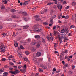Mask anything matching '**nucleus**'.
<instances>
[{"label": "nucleus", "mask_w": 76, "mask_h": 76, "mask_svg": "<svg viewBox=\"0 0 76 76\" xmlns=\"http://www.w3.org/2000/svg\"><path fill=\"white\" fill-rule=\"evenodd\" d=\"M4 75L2 76H7L8 75V73L7 72H5L3 73Z\"/></svg>", "instance_id": "nucleus-14"}, {"label": "nucleus", "mask_w": 76, "mask_h": 76, "mask_svg": "<svg viewBox=\"0 0 76 76\" xmlns=\"http://www.w3.org/2000/svg\"><path fill=\"white\" fill-rule=\"evenodd\" d=\"M54 2H55V4H57L58 1L57 0H53Z\"/></svg>", "instance_id": "nucleus-32"}, {"label": "nucleus", "mask_w": 76, "mask_h": 76, "mask_svg": "<svg viewBox=\"0 0 76 76\" xmlns=\"http://www.w3.org/2000/svg\"><path fill=\"white\" fill-rule=\"evenodd\" d=\"M53 71H56V68H54L53 69Z\"/></svg>", "instance_id": "nucleus-59"}, {"label": "nucleus", "mask_w": 76, "mask_h": 76, "mask_svg": "<svg viewBox=\"0 0 76 76\" xmlns=\"http://www.w3.org/2000/svg\"><path fill=\"white\" fill-rule=\"evenodd\" d=\"M65 32L66 34H67L69 33V30L68 28H66L65 29Z\"/></svg>", "instance_id": "nucleus-23"}, {"label": "nucleus", "mask_w": 76, "mask_h": 76, "mask_svg": "<svg viewBox=\"0 0 76 76\" xmlns=\"http://www.w3.org/2000/svg\"><path fill=\"white\" fill-rule=\"evenodd\" d=\"M13 56L11 55L10 56L8 57V58H9V59L10 58H13Z\"/></svg>", "instance_id": "nucleus-40"}, {"label": "nucleus", "mask_w": 76, "mask_h": 76, "mask_svg": "<svg viewBox=\"0 0 76 76\" xmlns=\"http://www.w3.org/2000/svg\"><path fill=\"white\" fill-rule=\"evenodd\" d=\"M68 40V39L66 38V37H64V41L65 42L66 41Z\"/></svg>", "instance_id": "nucleus-31"}, {"label": "nucleus", "mask_w": 76, "mask_h": 76, "mask_svg": "<svg viewBox=\"0 0 76 76\" xmlns=\"http://www.w3.org/2000/svg\"><path fill=\"white\" fill-rule=\"evenodd\" d=\"M65 31V29H63L62 30H61L60 32L61 33H64Z\"/></svg>", "instance_id": "nucleus-18"}, {"label": "nucleus", "mask_w": 76, "mask_h": 76, "mask_svg": "<svg viewBox=\"0 0 76 76\" xmlns=\"http://www.w3.org/2000/svg\"><path fill=\"white\" fill-rule=\"evenodd\" d=\"M62 14H60V15H59V16L58 17V18L59 19H60L62 17Z\"/></svg>", "instance_id": "nucleus-24"}, {"label": "nucleus", "mask_w": 76, "mask_h": 76, "mask_svg": "<svg viewBox=\"0 0 76 76\" xmlns=\"http://www.w3.org/2000/svg\"><path fill=\"white\" fill-rule=\"evenodd\" d=\"M24 60H25V61H28L29 60H28V58L26 57H25V58H23Z\"/></svg>", "instance_id": "nucleus-11"}, {"label": "nucleus", "mask_w": 76, "mask_h": 76, "mask_svg": "<svg viewBox=\"0 0 76 76\" xmlns=\"http://www.w3.org/2000/svg\"><path fill=\"white\" fill-rule=\"evenodd\" d=\"M15 72V75H16L17 73H19L20 71L18 70H16L15 71H14Z\"/></svg>", "instance_id": "nucleus-8"}, {"label": "nucleus", "mask_w": 76, "mask_h": 76, "mask_svg": "<svg viewBox=\"0 0 76 76\" xmlns=\"http://www.w3.org/2000/svg\"><path fill=\"white\" fill-rule=\"evenodd\" d=\"M69 17V16H67L66 17H65V19H67Z\"/></svg>", "instance_id": "nucleus-64"}, {"label": "nucleus", "mask_w": 76, "mask_h": 76, "mask_svg": "<svg viewBox=\"0 0 76 76\" xmlns=\"http://www.w3.org/2000/svg\"><path fill=\"white\" fill-rule=\"evenodd\" d=\"M3 69H2L0 70V73H2L3 72Z\"/></svg>", "instance_id": "nucleus-47"}, {"label": "nucleus", "mask_w": 76, "mask_h": 76, "mask_svg": "<svg viewBox=\"0 0 76 76\" xmlns=\"http://www.w3.org/2000/svg\"><path fill=\"white\" fill-rule=\"evenodd\" d=\"M23 69H26V65H24V66H23Z\"/></svg>", "instance_id": "nucleus-37"}, {"label": "nucleus", "mask_w": 76, "mask_h": 76, "mask_svg": "<svg viewBox=\"0 0 76 76\" xmlns=\"http://www.w3.org/2000/svg\"><path fill=\"white\" fill-rule=\"evenodd\" d=\"M53 4V2H49V3H48L47 4V5H50L51 4Z\"/></svg>", "instance_id": "nucleus-29"}, {"label": "nucleus", "mask_w": 76, "mask_h": 76, "mask_svg": "<svg viewBox=\"0 0 76 76\" xmlns=\"http://www.w3.org/2000/svg\"><path fill=\"white\" fill-rule=\"evenodd\" d=\"M26 54V55H28L29 54V53L28 51H26L25 52Z\"/></svg>", "instance_id": "nucleus-35"}, {"label": "nucleus", "mask_w": 76, "mask_h": 76, "mask_svg": "<svg viewBox=\"0 0 76 76\" xmlns=\"http://www.w3.org/2000/svg\"><path fill=\"white\" fill-rule=\"evenodd\" d=\"M27 41L28 42H31V39H27Z\"/></svg>", "instance_id": "nucleus-42"}, {"label": "nucleus", "mask_w": 76, "mask_h": 76, "mask_svg": "<svg viewBox=\"0 0 76 76\" xmlns=\"http://www.w3.org/2000/svg\"><path fill=\"white\" fill-rule=\"evenodd\" d=\"M3 28V25H0V29H2Z\"/></svg>", "instance_id": "nucleus-34"}, {"label": "nucleus", "mask_w": 76, "mask_h": 76, "mask_svg": "<svg viewBox=\"0 0 76 76\" xmlns=\"http://www.w3.org/2000/svg\"><path fill=\"white\" fill-rule=\"evenodd\" d=\"M74 27H75V26H74L73 25H72L70 26V28H73Z\"/></svg>", "instance_id": "nucleus-46"}, {"label": "nucleus", "mask_w": 76, "mask_h": 76, "mask_svg": "<svg viewBox=\"0 0 76 76\" xmlns=\"http://www.w3.org/2000/svg\"><path fill=\"white\" fill-rule=\"evenodd\" d=\"M71 35H72V34L70 33H68V36H71Z\"/></svg>", "instance_id": "nucleus-52"}, {"label": "nucleus", "mask_w": 76, "mask_h": 76, "mask_svg": "<svg viewBox=\"0 0 76 76\" xmlns=\"http://www.w3.org/2000/svg\"><path fill=\"white\" fill-rule=\"evenodd\" d=\"M57 6L58 8L60 10V11H61L62 8V6H61L59 4H57Z\"/></svg>", "instance_id": "nucleus-4"}, {"label": "nucleus", "mask_w": 76, "mask_h": 76, "mask_svg": "<svg viewBox=\"0 0 76 76\" xmlns=\"http://www.w3.org/2000/svg\"><path fill=\"white\" fill-rule=\"evenodd\" d=\"M34 37L35 38H36V39L38 40V35H35L34 36Z\"/></svg>", "instance_id": "nucleus-20"}, {"label": "nucleus", "mask_w": 76, "mask_h": 76, "mask_svg": "<svg viewBox=\"0 0 76 76\" xmlns=\"http://www.w3.org/2000/svg\"><path fill=\"white\" fill-rule=\"evenodd\" d=\"M9 73H11V74H14V75H15V71H10Z\"/></svg>", "instance_id": "nucleus-19"}, {"label": "nucleus", "mask_w": 76, "mask_h": 76, "mask_svg": "<svg viewBox=\"0 0 76 76\" xmlns=\"http://www.w3.org/2000/svg\"><path fill=\"white\" fill-rule=\"evenodd\" d=\"M50 39L51 41H53V38L52 36H51L50 37Z\"/></svg>", "instance_id": "nucleus-51"}, {"label": "nucleus", "mask_w": 76, "mask_h": 76, "mask_svg": "<svg viewBox=\"0 0 76 76\" xmlns=\"http://www.w3.org/2000/svg\"><path fill=\"white\" fill-rule=\"evenodd\" d=\"M20 48L21 49H23V47L22 46V45H20Z\"/></svg>", "instance_id": "nucleus-57"}, {"label": "nucleus", "mask_w": 76, "mask_h": 76, "mask_svg": "<svg viewBox=\"0 0 76 76\" xmlns=\"http://www.w3.org/2000/svg\"><path fill=\"white\" fill-rule=\"evenodd\" d=\"M29 28V26H26L23 27V29H27Z\"/></svg>", "instance_id": "nucleus-10"}, {"label": "nucleus", "mask_w": 76, "mask_h": 76, "mask_svg": "<svg viewBox=\"0 0 76 76\" xmlns=\"http://www.w3.org/2000/svg\"><path fill=\"white\" fill-rule=\"evenodd\" d=\"M58 38H59V39L60 40V43H62V40L61 39V38L60 36L59 35H58Z\"/></svg>", "instance_id": "nucleus-7"}, {"label": "nucleus", "mask_w": 76, "mask_h": 76, "mask_svg": "<svg viewBox=\"0 0 76 76\" xmlns=\"http://www.w3.org/2000/svg\"><path fill=\"white\" fill-rule=\"evenodd\" d=\"M36 7H34L33 8H32V10L33 11H35V10L36 9Z\"/></svg>", "instance_id": "nucleus-50"}, {"label": "nucleus", "mask_w": 76, "mask_h": 76, "mask_svg": "<svg viewBox=\"0 0 76 76\" xmlns=\"http://www.w3.org/2000/svg\"><path fill=\"white\" fill-rule=\"evenodd\" d=\"M35 20L36 21H38V15H36L34 16Z\"/></svg>", "instance_id": "nucleus-5"}, {"label": "nucleus", "mask_w": 76, "mask_h": 76, "mask_svg": "<svg viewBox=\"0 0 76 76\" xmlns=\"http://www.w3.org/2000/svg\"><path fill=\"white\" fill-rule=\"evenodd\" d=\"M1 8L2 10L4 9H5V6L3 5H2L1 7Z\"/></svg>", "instance_id": "nucleus-12"}, {"label": "nucleus", "mask_w": 76, "mask_h": 76, "mask_svg": "<svg viewBox=\"0 0 76 76\" xmlns=\"http://www.w3.org/2000/svg\"><path fill=\"white\" fill-rule=\"evenodd\" d=\"M54 35L55 36H56L58 34L57 32L56 31H54Z\"/></svg>", "instance_id": "nucleus-21"}, {"label": "nucleus", "mask_w": 76, "mask_h": 76, "mask_svg": "<svg viewBox=\"0 0 76 76\" xmlns=\"http://www.w3.org/2000/svg\"><path fill=\"white\" fill-rule=\"evenodd\" d=\"M39 72H42L43 71V70L42 69H41V68H39Z\"/></svg>", "instance_id": "nucleus-17"}, {"label": "nucleus", "mask_w": 76, "mask_h": 76, "mask_svg": "<svg viewBox=\"0 0 76 76\" xmlns=\"http://www.w3.org/2000/svg\"><path fill=\"white\" fill-rule=\"evenodd\" d=\"M61 36L62 38H64L65 36L64 34H62L61 35Z\"/></svg>", "instance_id": "nucleus-39"}, {"label": "nucleus", "mask_w": 76, "mask_h": 76, "mask_svg": "<svg viewBox=\"0 0 76 76\" xmlns=\"http://www.w3.org/2000/svg\"><path fill=\"white\" fill-rule=\"evenodd\" d=\"M54 53L55 54H58V52L57 51H56L54 52Z\"/></svg>", "instance_id": "nucleus-58"}, {"label": "nucleus", "mask_w": 76, "mask_h": 76, "mask_svg": "<svg viewBox=\"0 0 76 76\" xmlns=\"http://www.w3.org/2000/svg\"><path fill=\"white\" fill-rule=\"evenodd\" d=\"M4 67H5V68H7V67H8V66H7V65H5L4 66Z\"/></svg>", "instance_id": "nucleus-63"}, {"label": "nucleus", "mask_w": 76, "mask_h": 76, "mask_svg": "<svg viewBox=\"0 0 76 76\" xmlns=\"http://www.w3.org/2000/svg\"><path fill=\"white\" fill-rule=\"evenodd\" d=\"M68 64H65L64 66V68H66L68 67Z\"/></svg>", "instance_id": "nucleus-28"}, {"label": "nucleus", "mask_w": 76, "mask_h": 76, "mask_svg": "<svg viewBox=\"0 0 76 76\" xmlns=\"http://www.w3.org/2000/svg\"><path fill=\"white\" fill-rule=\"evenodd\" d=\"M71 66L72 67V69H74L75 68V66L74 65H72V66Z\"/></svg>", "instance_id": "nucleus-45"}, {"label": "nucleus", "mask_w": 76, "mask_h": 76, "mask_svg": "<svg viewBox=\"0 0 76 76\" xmlns=\"http://www.w3.org/2000/svg\"><path fill=\"white\" fill-rule=\"evenodd\" d=\"M6 20H7V21H12V19L9 18L8 19H6Z\"/></svg>", "instance_id": "nucleus-26"}, {"label": "nucleus", "mask_w": 76, "mask_h": 76, "mask_svg": "<svg viewBox=\"0 0 76 76\" xmlns=\"http://www.w3.org/2000/svg\"><path fill=\"white\" fill-rule=\"evenodd\" d=\"M47 39H48L49 41H50V38L49 37H47Z\"/></svg>", "instance_id": "nucleus-61"}, {"label": "nucleus", "mask_w": 76, "mask_h": 76, "mask_svg": "<svg viewBox=\"0 0 76 76\" xmlns=\"http://www.w3.org/2000/svg\"><path fill=\"white\" fill-rule=\"evenodd\" d=\"M68 73H69L71 74H72L73 73V72L70 70H69V71H68Z\"/></svg>", "instance_id": "nucleus-43"}, {"label": "nucleus", "mask_w": 76, "mask_h": 76, "mask_svg": "<svg viewBox=\"0 0 76 76\" xmlns=\"http://www.w3.org/2000/svg\"><path fill=\"white\" fill-rule=\"evenodd\" d=\"M42 42H45V40L43 39V38H42Z\"/></svg>", "instance_id": "nucleus-49"}, {"label": "nucleus", "mask_w": 76, "mask_h": 76, "mask_svg": "<svg viewBox=\"0 0 76 76\" xmlns=\"http://www.w3.org/2000/svg\"><path fill=\"white\" fill-rule=\"evenodd\" d=\"M2 35H3L4 37H6V35H7V33H3L2 34Z\"/></svg>", "instance_id": "nucleus-38"}, {"label": "nucleus", "mask_w": 76, "mask_h": 76, "mask_svg": "<svg viewBox=\"0 0 76 76\" xmlns=\"http://www.w3.org/2000/svg\"><path fill=\"white\" fill-rule=\"evenodd\" d=\"M33 30L34 32H38V25H36L35 27L33 28Z\"/></svg>", "instance_id": "nucleus-2"}, {"label": "nucleus", "mask_w": 76, "mask_h": 76, "mask_svg": "<svg viewBox=\"0 0 76 76\" xmlns=\"http://www.w3.org/2000/svg\"><path fill=\"white\" fill-rule=\"evenodd\" d=\"M2 61H5V60H6V58H3L2 59Z\"/></svg>", "instance_id": "nucleus-56"}, {"label": "nucleus", "mask_w": 76, "mask_h": 76, "mask_svg": "<svg viewBox=\"0 0 76 76\" xmlns=\"http://www.w3.org/2000/svg\"><path fill=\"white\" fill-rule=\"evenodd\" d=\"M40 67L44 69H46L47 68V66L45 65H43L42 64H41Z\"/></svg>", "instance_id": "nucleus-3"}, {"label": "nucleus", "mask_w": 76, "mask_h": 76, "mask_svg": "<svg viewBox=\"0 0 76 76\" xmlns=\"http://www.w3.org/2000/svg\"><path fill=\"white\" fill-rule=\"evenodd\" d=\"M57 28L60 29V26H59L57 25Z\"/></svg>", "instance_id": "nucleus-48"}, {"label": "nucleus", "mask_w": 76, "mask_h": 76, "mask_svg": "<svg viewBox=\"0 0 76 76\" xmlns=\"http://www.w3.org/2000/svg\"><path fill=\"white\" fill-rule=\"evenodd\" d=\"M28 4V1H26L24 2L23 6H25V5H26V4Z\"/></svg>", "instance_id": "nucleus-9"}, {"label": "nucleus", "mask_w": 76, "mask_h": 76, "mask_svg": "<svg viewBox=\"0 0 76 76\" xmlns=\"http://www.w3.org/2000/svg\"><path fill=\"white\" fill-rule=\"evenodd\" d=\"M23 14V15H24V16H27V15H28V14H27V13H26V12H23L22 13Z\"/></svg>", "instance_id": "nucleus-16"}, {"label": "nucleus", "mask_w": 76, "mask_h": 76, "mask_svg": "<svg viewBox=\"0 0 76 76\" xmlns=\"http://www.w3.org/2000/svg\"><path fill=\"white\" fill-rule=\"evenodd\" d=\"M43 24H44L45 25H48V23L44 22L43 23Z\"/></svg>", "instance_id": "nucleus-41"}, {"label": "nucleus", "mask_w": 76, "mask_h": 76, "mask_svg": "<svg viewBox=\"0 0 76 76\" xmlns=\"http://www.w3.org/2000/svg\"><path fill=\"white\" fill-rule=\"evenodd\" d=\"M41 56V53L40 52H38V57H40Z\"/></svg>", "instance_id": "nucleus-30"}, {"label": "nucleus", "mask_w": 76, "mask_h": 76, "mask_svg": "<svg viewBox=\"0 0 76 76\" xmlns=\"http://www.w3.org/2000/svg\"><path fill=\"white\" fill-rule=\"evenodd\" d=\"M11 12H12V13H14V12H16V10L14 9H12L11 10Z\"/></svg>", "instance_id": "nucleus-22"}, {"label": "nucleus", "mask_w": 76, "mask_h": 76, "mask_svg": "<svg viewBox=\"0 0 76 76\" xmlns=\"http://www.w3.org/2000/svg\"><path fill=\"white\" fill-rule=\"evenodd\" d=\"M70 7L69 6H68L65 8V9L67 10H68Z\"/></svg>", "instance_id": "nucleus-36"}, {"label": "nucleus", "mask_w": 76, "mask_h": 76, "mask_svg": "<svg viewBox=\"0 0 76 76\" xmlns=\"http://www.w3.org/2000/svg\"><path fill=\"white\" fill-rule=\"evenodd\" d=\"M7 47L6 46H3V45H1L0 46V50L1 51V53H4V50H3L6 49Z\"/></svg>", "instance_id": "nucleus-1"}, {"label": "nucleus", "mask_w": 76, "mask_h": 76, "mask_svg": "<svg viewBox=\"0 0 76 76\" xmlns=\"http://www.w3.org/2000/svg\"><path fill=\"white\" fill-rule=\"evenodd\" d=\"M42 31V29L41 28H39L38 29V32H40Z\"/></svg>", "instance_id": "nucleus-27"}, {"label": "nucleus", "mask_w": 76, "mask_h": 76, "mask_svg": "<svg viewBox=\"0 0 76 76\" xmlns=\"http://www.w3.org/2000/svg\"><path fill=\"white\" fill-rule=\"evenodd\" d=\"M44 11L45 12H47V9H45V10H44Z\"/></svg>", "instance_id": "nucleus-55"}, {"label": "nucleus", "mask_w": 76, "mask_h": 76, "mask_svg": "<svg viewBox=\"0 0 76 76\" xmlns=\"http://www.w3.org/2000/svg\"><path fill=\"white\" fill-rule=\"evenodd\" d=\"M35 42H32L31 43V45H35Z\"/></svg>", "instance_id": "nucleus-44"}, {"label": "nucleus", "mask_w": 76, "mask_h": 76, "mask_svg": "<svg viewBox=\"0 0 76 76\" xmlns=\"http://www.w3.org/2000/svg\"><path fill=\"white\" fill-rule=\"evenodd\" d=\"M56 26H54L53 27V29L55 30V29H56Z\"/></svg>", "instance_id": "nucleus-54"}, {"label": "nucleus", "mask_w": 76, "mask_h": 76, "mask_svg": "<svg viewBox=\"0 0 76 76\" xmlns=\"http://www.w3.org/2000/svg\"><path fill=\"white\" fill-rule=\"evenodd\" d=\"M16 42V41H15L14 42H15V43L14 44V46H15V47H18V43Z\"/></svg>", "instance_id": "nucleus-13"}, {"label": "nucleus", "mask_w": 76, "mask_h": 76, "mask_svg": "<svg viewBox=\"0 0 76 76\" xmlns=\"http://www.w3.org/2000/svg\"><path fill=\"white\" fill-rule=\"evenodd\" d=\"M56 15H54L53 16L51 17V18H52V19H51V20L50 21V22L51 23L53 24V19L56 17Z\"/></svg>", "instance_id": "nucleus-6"}, {"label": "nucleus", "mask_w": 76, "mask_h": 76, "mask_svg": "<svg viewBox=\"0 0 76 76\" xmlns=\"http://www.w3.org/2000/svg\"><path fill=\"white\" fill-rule=\"evenodd\" d=\"M10 64H11V65H14V64H13L12 62H10Z\"/></svg>", "instance_id": "nucleus-53"}, {"label": "nucleus", "mask_w": 76, "mask_h": 76, "mask_svg": "<svg viewBox=\"0 0 76 76\" xmlns=\"http://www.w3.org/2000/svg\"><path fill=\"white\" fill-rule=\"evenodd\" d=\"M22 67V66L20 65V66H19L18 68V69H20V68H21Z\"/></svg>", "instance_id": "nucleus-62"}, {"label": "nucleus", "mask_w": 76, "mask_h": 76, "mask_svg": "<svg viewBox=\"0 0 76 76\" xmlns=\"http://www.w3.org/2000/svg\"><path fill=\"white\" fill-rule=\"evenodd\" d=\"M2 1H3L4 4H6L7 3V1L6 0H3Z\"/></svg>", "instance_id": "nucleus-25"}, {"label": "nucleus", "mask_w": 76, "mask_h": 76, "mask_svg": "<svg viewBox=\"0 0 76 76\" xmlns=\"http://www.w3.org/2000/svg\"><path fill=\"white\" fill-rule=\"evenodd\" d=\"M54 47H56L57 44L54 43Z\"/></svg>", "instance_id": "nucleus-60"}, {"label": "nucleus", "mask_w": 76, "mask_h": 76, "mask_svg": "<svg viewBox=\"0 0 76 76\" xmlns=\"http://www.w3.org/2000/svg\"><path fill=\"white\" fill-rule=\"evenodd\" d=\"M11 17L14 19H15V18H16V15H12Z\"/></svg>", "instance_id": "nucleus-33"}, {"label": "nucleus", "mask_w": 76, "mask_h": 76, "mask_svg": "<svg viewBox=\"0 0 76 76\" xmlns=\"http://www.w3.org/2000/svg\"><path fill=\"white\" fill-rule=\"evenodd\" d=\"M20 71H21V72L22 73H25L26 72V70L25 69H20Z\"/></svg>", "instance_id": "nucleus-15"}]
</instances>
